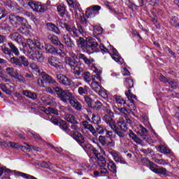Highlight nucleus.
Wrapping results in <instances>:
<instances>
[{
    "mask_svg": "<svg viewBox=\"0 0 179 179\" xmlns=\"http://www.w3.org/2000/svg\"><path fill=\"white\" fill-rule=\"evenodd\" d=\"M77 27L68 25L64 24V27L69 34L73 38H76V43L78 48H81L83 52H87V54H93L94 52H99L97 47H99V43L96 41V39L92 37L86 38L85 41L82 37H79L80 34H83V27L80 23L77 22Z\"/></svg>",
    "mask_w": 179,
    "mask_h": 179,
    "instance_id": "1",
    "label": "nucleus"
},
{
    "mask_svg": "<svg viewBox=\"0 0 179 179\" xmlns=\"http://www.w3.org/2000/svg\"><path fill=\"white\" fill-rule=\"evenodd\" d=\"M54 91L57 92V94L62 101L64 103H69L76 111H82V103L76 99L75 96L68 90H62V89L56 87L54 88Z\"/></svg>",
    "mask_w": 179,
    "mask_h": 179,
    "instance_id": "2",
    "label": "nucleus"
},
{
    "mask_svg": "<svg viewBox=\"0 0 179 179\" xmlns=\"http://www.w3.org/2000/svg\"><path fill=\"white\" fill-rule=\"evenodd\" d=\"M78 124V123L77 121H76V122L74 123H72V124L71 125V130L69 129L68 135L71 136V138H74V140L76 141V142H78V143H79L80 146L85 148V145H83V144L85 143V142H86V141L85 140V137L83 136V135L79 133V131H80V127H79Z\"/></svg>",
    "mask_w": 179,
    "mask_h": 179,
    "instance_id": "3",
    "label": "nucleus"
},
{
    "mask_svg": "<svg viewBox=\"0 0 179 179\" xmlns=\"http://www.w3.org/2000/svg\"><path fill=\"white\" fill-rule=\"evenodd\" d=\"M99 48L102 54H106V52L110 53L111 58L115 61V62L119 64V65H122V64H124V59L121 57L120 53H118V51H117V49L114 48L113 46H109L108 48H105L103 44H101L99 45Z\"/></svg>",
    "mask_w": 179,
    "mask_h": 179,
    "instance_id": "4",
    "label": "nucleus"
},
{
    "mask_svg": "<svg viewBox=\"0 0 179 179\" xmlns=\"http://www.w3.org/2000/svg\"><path fill=\"white\" fill-rule=\"evenodd\" d=\"M84 150L85 152H91L94 157H96L98 159L97 160V164L99 167H104L107 164V162H106V158L103 156H99V151L96 148H94L92 145L90 144H87L83 147Z\"/></svg>",
    "mask_w": 179,
    "mask_h": 179,
    "instance_id": "5",
    "label": "nucleus"
},
{
    "mask_svg": "<svg viewBox=\"0 0 179 179\" xmlns=\"http://www.w3.org/2000/svg\"><path fill=\"white\" fill-rule=\"evenodd\" d=\"M66 65L70 66L73 73L77 76H80V73L83 71V69L76 63V59H72V57H65Z\"/></svg>",
    "mask_w": 179,
    "mask_h": 179,
    "instance_id": "6",
    "label": "nucleus"
},
{
    "mask_svg": "<svg viewBox=\"0 0 179 179\" xmlns=\"http://www.w3.org/2000/svg\"><path fill=\"white\" fill-rule=\"evenodd\" d=\"M9 20L14 27H17L20 24H22V26H27L30 29V24H29L27 20L19 15L10 14L9 15Z\"/></svg>",
    "mask_w": 179,
    "mask_h": 179,
    "instance_id": "7",
    "label": "nucleus"
},
{
    "mask_svg": "<svg viewBox=\"0 0 179 179\" xmlns=\"http://www.w3.org/2000/svg\"><path fill=\"white\" fill-rule=\"evenodd\" d=\"M27 46L30 49V51L36 50V48H38V50H43V48H44V44L41 43L39 39H36L34 41L30 38L27 39V44L22 43V47H24V48H26V47Z\"/></svg>",
    "mask_w": 179,
    "mask_h": 179,
    "instance_id": "8",
    "label": "nucleus"
},
{
    "mask_svg": "<svg viewBox=\"0 0 179 179\" xmlns=\"http://www.w3.org/2000/svg\"><path fill=\"white\" fill-rule=\"evenodd\" d=\"M45 50L46 52L49 54H53V55H59L61 58H64L66 56V53L62 50V49H56L54 46L50 44L45 45Z\"/></svg>",
    "mask_w": 179,
    "mask_h": 179,
    "instance_id": "9",
    "label": "nucleus"
},
{
    "mask_svg": "<svg viewBox=\"0 0 179 179\" xmlns=\"http://www.w3.org/2000/svg\"><path fill=\"white\" fill-rule=\"evenodd\" d=\"M40 75L41 78L38 79V85L40 87H44L47 83H54L52 78L45 72L41 73Z\"/></svg>",
    "mask_w": 179,
    "mask_h": 179,
    "instance_id": "10",
    "label": "nucleus"
},
{
    "mask_svg": "<svg viewBox=\"0 0 179 179\" xmlns=\"http://www.w3.org/2000/svg\"><path fill=\"white\" fill-rule=\"evenodd\" d=\"M10 64H14L17 66H29V60L24 56H20L18 59L13 57L10 59Z\"/></svg>",
    "mask_w": 179,
    "mask_h": 179,
    "instance_id": "11",
    "label": "nucleus"
},
{
    "mask_svg": "<svg viewBox=\"0 0 179 179\" xmlns=\"http://www.w3.org/2000/svg\"><path fill=\"white\" fill-rule=\"evenodd\" d=\"M124 117H120L119 120L117 121V126L120 127L122 131H127L128 129V124L131 125L132 124V120L129 118L128 115ZM126 121V122H125Z\"/></svg>",
    "mask_w": 179,
    "mask_h": 179,
    "instance_id": "12",
    "label": "nucleus"
},
{
    "mask_svg": "<svg viewBox=\"0 0 179 179\" xmlns=\"http://www.w3.org/2000/svg\"><path fill=\"white\" fill-rule=\"evenodd\" d=\"M125 94L131 103V104L129 105V109L130 110L131 112L135 111V110H136V106H135L134 99L135 100H137L136 95L131 93V90H129L128 92H126ZM131 114H132V115H135L134 112L131 113Z\"/></svg>",
    "mask_w": 179,
    "mask_h": 179,
    "instance_id": "13",
    "label": "nucleus"
},
{
    "mask_svg": "<svg viewBox=\"0 0 179 179\" xmlns=\"http://www.w3.org/2000/svg\"><path fill=\"white\" fill-rule=\"evenodd\" d=\"M28 57L30 58V59H32V61H38L39 62H43L44 61V57L43 56V54L40 53V51L36 50L34 53H31V50H28Z\"/></svg>",
    "mask_w": 179,
    "mask_h": 179,
    "instance_id": "14",
    "label": "nucleus"
},
{
    "mask_svg": "<svg viewBox=\"0 0 179 179\" xmlns=\"http://www.w3.org/2000/svg\"><path fill=\"white\" fill-rule=\"evenodd\" d=\"M109 154L112 156L113 160L116 163H120L121 164H128V163L125 162V159L121 156L120 152H118L117 151H110L109 152Z\"/></svg>",
    "mask_w": 179,
    "mask_h": 179,
    "instance_id": "15",
    "label": "nucleus"
},
{
    "mask_svg": "<svg viewBox=\"0 0 179 179\" xmlns=\"http://www.w3.org/2000/svg\"><path fill=\"white\" fill-rule=\"evenodd\" d=\"M48 62L51 66H54L58 69H64V65H62V62H59V60H58V59L55 57H50L48 59Z\"/></svg>",
    "mask_w": 179,
    "mask_h": 179,
    "instance_id": "16",
    "label": "nucleus"
},
{
    "mask_svg": "<svg viewBox=\"0 0 179 179\" xmlns=\"http://www.w3.org/2000/svg\"><path fill=\"white\" fill-rule=\"evenodd\" d=\"M57 80H59V83L64 85V86H71V85H72V81L71 79L68 78V77L64 74H58Z\"/></svg>",
    "mask_w": 179,
    "mask_h": 179,
    "instance_id": "17",
    "label": "nucleus"
},
{
    "mask_svg": "<svg viewBox=\"0 0 179 179\" xmlns=\"http://www.w3.org/2000/svg\"><path fill=\"white\" fill-rule=\"evenodd\" d=\"M48 40H50L51 41V43L52 44H54L55 45H58L59 48H60L61 50L64 48V44H62L61 43V41H59V39L58 38V36H57L55 35L50 34L48 36Z\"/></svg>",
    "mask_w": 179,
    "mask_h": 179,
    "instance_id": "18",
    "label": "nucleus"
},
{
    "mask_svg": "<svg viewBox=\"0 0 179 179\" xmlns=\"http://www.w3.org/2000/svg\"><path fill=\"white\" fill-rule=\"evenodd\" d=\"M99 82L100 81L97 80V78L92 77V81L90 84V87L92 89V90H94V92H96V93L101 90V85Z\"/></svg>",
    "mask_w": 179,
    "mask_h": 179,
    "instance_id": "19",
    "label": "nucleus"
},
{
    "mask_svg": "<svg viewBox=\"0 0 179 179\" xmlns=\"http://www.w3.org/2000/svg\"><path fill=\"white\" fill-rule=\"evenodd\" d=\"M135 131L136 134H137L138 136H141V138H143V136H146V135H148V129H146V128L143 127L142 125L137 126Z\"/></svg>",
    "mask_w": 179,
    "mask_h": 179,
    "instance_id": "20",
    "label": "nucleus"
},
{
    "mask_svg": "<svg viewBox=\"0 0 179 179\" xmlns=\"http://www.w3.org/2000/svg\"><path fill=\"white\" fill-rule=\"evenodd\" d=\"M83 127H84L85 129H88V131H90V132H91L94 136H97L98 134L96 129H94V127H93L92 124H89L87 121L83 122Z\"/></svg>",
    "mask_w": 179,
    "mask_h": 179,
    "instance_id": "21",
    "label": "nucleus"
},
{
    "mask_svg": "<svg viewBox=\"0 0 179 179\" xmlns=\"http://www.w3.org/2000/svg\"><path fill=\"white\" fill-rule=\"evenodd\" d=\"M63 43L67 45L69 48H75V43L72 41V39L69 38V36L68 34L63 36Z\"/></svg>",
    "mask_w": 179,
    "mask_h": 179,
    "instance_id": "22",
    "label": "nucleus"
},
{
    "mask_svg": "<svg viewBox=\"0 0 179 179\" xmlns=\"http://www.w3.org/2000/svg\"><path fill=\"white\" fill-rule=\"evenodd\" d=\"M159 79L161 82H164V83L167 82L169 84H170L171 87H172V89H177V87L178 86V84L176 82L173 81V80L171 79L166 78L164 76H161L159 77Z\"/></svg>",
    "mask_w": 179,
    "mask_h": 179,
    "instance_id": "23",
    "label": "nucleus"
},
{
    "mask_svg": "<svg viewBox=\"0 0 179 179\" xmlns=\"http://www.w3.org/2000/svg\"><path fill=\"white\" fill-rule=\"evenodd\" d=\"M10 38L13 40V41H16L18 44H20V43L22 44L23 43V37H22V35L19 34L17 32L10 34Z\"/></svg>",
    "mask_w": 179,
    "mask_h": 179,
    "instance_id": "24",
    "label": "nucleus"
},
{
    "mask_svg": "<svg viewBox=\"0 0 179 179\" xmlns=\"http://www.w3.org/2000/svg\"><path fill=\"white\" fill-rule=\"evenodd\" d=\"M111 117L113 116L105 115L103 117V120L105 121V122H106V124H108L112 129H115V124L114 123V120H113Z\"/></svg>",
    "mask_w": 179,
    "mask_h": 179,
    "instance_id": "25",
    "label": "nucleus"
},
{
    "mask_svg": "<svg viewBox=\"0 0 179 179\" xmlns=\"http://www.w3.org/2000/svg\"><path fill=\"white\" fill-rule=\"evenodd\" d=\"M74 13L75 14L73 15V17H75V19L80 20L81 24H83V26H85L86 27V26H87V20H86V18L78 14V11H75Z\"/></svg>",
    "mask_w": 179,
    "mask_h": 179,
    "instance_id": "26",
    "label": "nucleus"
},
{
    "mask_svg": "<svg viewBox=\"0 0 179 179\" xmlns=\"http://www.w3.org/2000/svg\"><path fill=\"white\" fill-rule=\"evenodd\" d=\"M22 94L24 96H26V97L31 99V100H36L37 99V94L36 92H31V91L29 90H23Z\"/></svg>",
    "mask_w": 179,
    "mask_h": 179,
    "instance_id": "27",
    "label": "nucleus"
},
{
    "mask_svg": "<svg viewBox=\"0 0 179 179\" xmlns=\"http://www.w3.org/2000/svg\"><path fill=\"white\" fill-rule=\"evenodd\" d=\"M47 27L50 31H53V33H55L56 34H61V31H59V29L57 28V25L52 23H48Z\"/></svg>",
    "mask_w": 179,
    "mask_h": 179,
    "instance_id": "28",
    "label": "nucleus"
},
{
    "mask_svg": "<svg viewBox=\"0 0 179 179\" xmlns=\"http://www.w3.org/2000/svg\"><path fill=\"white\" fill-rule=\"evenodd\" d=\"M44 111L48 115H51V114H55V115H59V111L54 108L48 107L45 108Z\"/></svg>",
    "mask_w": 179,
    "mask_h": 179,
    "instance_id": "29",
    "label": "nucleus"
},
{
    "mask_svg": "<svg viewBox=\"0 0 179 179\" xmlns=\"http://www.w3.org/2000/svg\"><path fill=\"white\" fill-rule=\"evenodd\" d=\"M78 92L80 96H85V94H89L90 89L89 88V87L85 85L84 87H78Z\"/></svg>",
    "mask_w": 179,
    "mask_h": 179,
    "instance_id": "30",
    "label": "nucleus"
},
{
    "mask_svg": "<svg viewBox=\"0 0 179 179\" xmlns=\"http://www.w3.org/2000/svg\"><path fill=\"white\" fill-rule=\"evenodd\" d=\"M41 3H38L37 1H33L28 2L29 6H30V8H32L34 10V12L38 11V9L40 8Z\"/></svg>",
    "mask_w": 179,
    "mask_h": 179,
    "instance_id": "31",
    "label": "nucleus"
},
{
    "mask_svg": "<svg viewBox=\"0 0 179 179\" xmlns=\"http://www.w3.org/2000/svg\"><path fill=\"white\" fill-rule=\"evenodd\" d=\"M13 78H15V79H17L20 83H26L27 82V80L20 74V73H18L17 71L15 72L14 76Z\"/></svg>",
    "mask_w": 179,
    "mask_h": 179,
    "instance_id": "32",
    "label": "nucleus"
},
{
    "mask_svg": "<svg viewBox=\"0 0 179 179\" xmlns=\"http://www.w3.org/2000/svg\"><path fill=\"white\" fill-rule=\"evenodd\" d=\"M24 145H26L27 147L22 148H24V150H27V152H31V150H35V152H40L41 150V148H37L31 145H29L27 143H24Z\"/></svg>",
    "mask_w": 179,
    "mask_h": 179,
    "instance_id": "33",
    "label": "nucleus"
},
{
    "mask_svg": "<svg viewBox=\"0 0 179 179\" xmlns=\"http://www.w3.org/2000/svg\"><path fill=\"white\" fill-rule=\"evenodd\" d=\"M92 71L96 73V75L92 76V78H95L97 80L101 82V77L100 76V75H101V71H99V69H97V68H96L95 66L92 67Z\"/></svg>",
    "mask_w": 179,
    "mask_h": 179,
    "instance_id": "34",
    "label": "nucleus"
},
{
    "mask_svg": "<svg viewBox=\"0 0 179 179\" xmlns=\"http://www.w3.org/2000/svg\"><path fill=\"white\" fill-rule=\"evenodd\" d=\"M83 78L84 81L90 85V82L93 79V77L90 76V73L89 71H85L83 73Z\"/></svg>",
    "mask_w": 179,
    "mask_h": 179,
    "instance_id": "35",
    "label": "nucleus"
},
{
    "mask_svg": "<svg viewBox=\"0 0 179 179\" xmlns=\"http://www.w3.org/2000/svg\"><path fill=\"white\" fill-rule=\"evenodd\" d=\"M159 149L161 153H164V155H171V150L166 145H160L159 146Z\"/></svg>",
    "mask_w": 179,
    "mask_h": 179,
    "instance_id": "36",
    "label": "nucleus"
},
{
    "mask_svg": "<svg viewBox=\"0 0 179 179\" xmlns=\"http://www.w3.org/2000/svg\"><path fill=\"white\" fill-rule=\"evenodd\" d=\"M64 118L66 120V121H67V122H70V124L76 122V117H75V116L73 115L66 114Z\"/></svg>",
    "mask_w": 179,
    "mask_h": 179,
    "instance_id": "37",
    "label": "nucleus"
},
{
    "mask_svg": "<svg viewBox=\"0 0 179 179\" xmlns=\"http://www.w3.org/2000/svg\"><path fill=\"white\" fill-rule=\"evenodd\" d=\"M108 168L110 171H112V173H117V165H115V163H114L113 161H109Z\"/></svg>",
    "mask_w": 179,
    "mask_h": 179,
    "instance_id": "38",
    "label": "nucleus"
},
{
    "mask_svg": "<svg viewBox=\"0 0 179 179\" xmlns=\"http://www.w3.org/2000/svg\"><path fill=\"white\" fill-rule=\"evenodd\" d=\"M4 72L5 73H6V75H8V76L13 78L17 71H15V69L13 67H8L5 69Z\"/></svg>",
    "mask_w": 179,
    "mask_h": 179,
    "instance_id": "39",
    "label": "nucleus"
},
{
    "mask_svg": "<svg viewBox=\"0 0 179 179\" xmlns=\"http://www.w3.org/2000/svg\"><path fill=\"white\" fill-rule=\"evenodd\" d=\"M85 15L87 16V17L88 18H92V17H95L96 13L94 12V10H93L92 9V7H89L87 10V11L85 12Z\"/></svg>",
    "mask_w": 179,
    "mask_h": 179,
    "instance_id": "40",
    "label": "nucleus"
},
{
    "mask_svg": "<svg viewBox=\"0 0 179 179\" xmlns=\"http://www.w3.org/2000/svg\"><path fill=\"white\" fill-rule=\"evenodd\" d=\"M29 67L32 69L33 72H34L38 76H40L41 71H40V69L35 63H31L29 65Z\"/></svg>",
    "mask_w": 179,
    "mask_h": 179,
    "instance_id": "41",
    "label": "nucleus"
},
{
    "mask_svg": "<svg viewBox=\"0 0 179 179\" xmlns=\"http://www.w3.org/2000/svg\"><path fill=\"white\" fill-rule=\"evenodd\" d=\"M23 27H21L19 29V31L22 33V34H29V30H31V25H30V28L27 27V25H22Z\"/></svg>",
    "mask_w": 179,
    "mask_h": 179,
    "instance_id": "42",
    "label": "nucleus"
},
{
    "mask_svg": "<svg viewBox=\"0 0 179 179\" xmlns=\"http://www.w3.org/2000/svg\"><path fill=\"white\" fill-rule=\"evenodd\" d=\"M78 58L79 59H82L87 65H90V64L93 62L92 60L87 59V57H86V56L83 54H80L78 55Z\"/></svg>",
    "mask_w": 179,
    "mask_h": 179,
    "instance_id": "43",
    "label": "nucleus"
},
{
    "mask_svg": "<svg viewBox=\"0 0 179 179\" xmlns=\"http://www.w3.org/2000/svg\"><path fill=\"white\" fill-rule=\"evenodd\" d=\"M59 127L61 128V129L64 131V132L68 134V131H69V129L68 128V124H66V122L61 120L59 122Z\"/></svg>",
    "mask_w": 179,
    "mask_h": 179,
    "instance_id": "44",
    "label": "nucleus"
},
{
    "mask_svg": "<svg viewBox=\"0 0 179 179\" xmlns=\"http://www.w3.org/2000/svg\"><path fill=\"white\" fill-rule=\"evenodd\" d=\"M106 135L110 141L115 139V136H117L115 135V130L114 131L106 130Z\"/></svg>",
    "mask_w": 179,
    "mask_h": 179,
    "instance_id": "45",
    "label": "nucleus"
},
{
    "mask_svg": "<svg viewBox=\"0 0 179 179\" xmlns=\"http://www.w3.org/2000/svg\"><path fill=\"white\" fill-rule=\"evenodd\" d=\"M145 160L147 162V164H149V167L151 171H153L154 173H156L157 172V166H156V164L152 163L148 159Z\"/></svg>",
    "mask_w": 179,
    "mask_h": 179,
    "instance_id": "46",
    "label": "nucleus"
},
{
    "mask_svg": "<svg viewBox=\"0 0 179 179\" xmlns=\"http://www.w3.org/2000/svg\"><path fill=\"white\" fill-rule=\"evenodd\" d=\"M170 23L172 26L179 27L178 17L174 16L171 18Z\"/></svg>",
    "mask_w": 179,
    "mask_h": 179,
    "instance_id": "47",
    "label": "nucleus"
},
{
    "mask_svg": "<svg viewBox=\"0 0 179 179\" xmlns=\"http://www.w3.org/2000/svg\"><path fill=\"white\" fill-rule=\"evenodd\" d=\"M103 104L100 101H96L95 102H93L92 106H91V108H94V110H99V108H101V106Z\"/></svg>",
    "mask_w": 179,
    "mask_h": 179,
    "instance_id": "48",
    "label": "nucleus"
},
{
    "mask_svg": "<svg viewBox=\"0 0 179 179\" xmlns=\"http://www.w3.org/2000/svg\"><path fill=\"white\" fill-rule=\"evenodd\" d=\"M92 120L93 124H96V125H99L101 122V119L99 115H92Z\"/></svg>",
    "mask_w": 179,
    "mask_h": 179,
    "instance_id": "49",
    "label": "nucleus"
},
{
    "mask_svg": "<svg viewBox=\"0 0 179 179\" xmlns=\"http://www.w3.org/2000/svg\"><path fill=\"white\" fill-rule=\"evenodd\" d=\"M8 47L11 48V51L15 54V55H19V49L15 47L12 43H8Z\"/></svg>",
    "mask_w": 179,
    "mask_h": 179,
    "instance_id": "50",
    "label": "nucleus"
},
{
    "mask_svg": "<svg viewBox=\"0 0 179 179\" xmlns=\"http://www.w3.org/2000/svg\"><path fill=\"white\" fill-rule=\"evenodd\" d=\"M103 33V28L100 26L94 27V34L99 36Z\"/></svg>",
    "mask_w": 179,
    "mask_h": 179,
    "instance_id": "51",
    "label": "nucleus"
},
{
    "mask_svg": "<svg viewBox=\"0 0 179 179\" xmlns=\"http://www.w3.org/2000/svg\"><path fill=\"white\" fill-rule=\"evenodd\" d=\"M115 99L116 100L117 104H120V106H122L126 103L125 99H124V98L122 96H115Z\"/></svg>",
    "mask_w": 179,
    "mask_h": 179,
    "instance_id": "52",
    "label": "nucleus"
},
{
    "mask_svg": "<svg viewBox=\"0 0 179 179\" xmlns=\"http://www.w3.org/2000/svg\"><path fill=\"white\" fill-rule=\"evenodd\" d=\"M126 5H127V6L129 8V9H131V10H136V9H138L136 5L134 4V3L131 2L129 0L126 1Z\"/></svg>",
    "mask_w": 179,
    "mask_h": 179,
    "instance_id": "53",
    "label": "nucleus"
},
{
    "mask_svg": "<svg viewBox=\"0 0 179 179\" xmlns=\"http://www.w3.org/2000/svg\"><path fill=\"white\" fill-rule=\"evenodd\" d=\"M124 85L126 87H128V89H131L134 87V80L132 79H126L124 82Z\"/></svg>",
    "mask_w": 179,
    "mask_h": 179,
    "instance_id": "54",
    "label": "nucleus"
},
{
    "mask_svg": "<svg viewBox=\"0 0 179 179\" xmlns=\"http://www.w3.org/2000/svg\"><path fill=\"white\" fill-rule=\"evenodd\" d=\"M118 111L120 112L118 113L119 115H124V117H127L128 115V114H129L128 110L127 109H125L124 108H118Z\"/></svg>",
    "mask_w": 179,
    "mask_h": 179,
    "instance_id": "55",
    "label": "nucleus"
},
{
    "mask_svg": "<svg viewBox=\"0 0 179 179\" xmlns=\"http://www.w3.org/2000/svg\"><path fill=\"white\" fill-rule=\"evenodd\" d=\"M99 171L101 173V177H107V176H108V170L103 166L99 169Z\"/></svg>",
    "mask_w": 179,
    "mask_h": 179,
    "instance_id": "56",
    "label": "nucleus"
},
{
    "mask_svg": "<svg viewBox=\"0 0 179 179\" xmlns=\"http://www.w3.org/2000/svg\"><path fill=\"white\" fill-rule=\"evenodd\" d=\"M156 174H162V176H167V170L162 167L157 169Z\"/></svg>",
    "mask_w": 179,
    "mask_h": 179,
    "instance_id": "57",
    "label": "nucleus"
},
{
    "mask_svg": "<svg viewBox=\"0 0 179 179\" xmlns=\"http://www.w3.org/2000/svg\"><path fill=\"white\" fill-rule=\"evenodd\" d=\"M104 108H106L105 111L107 113V114H109L110 117H114V113L113 111H111V107H110V105L106 104Z\"/></svg>",
    "mask_w": 179,
    "mask_h": 179,
    "instance_id": "58",
    "label": "nucleus"
},
{
    "mask_svg": "<svg viewBox=\"0 0 179 179\" xmlns=\"http://www.w3.org/2000/svg\"><path fill=\"white\" fill-rule=\"evenodd\" d=\"M3 173L10 174V173H12V171L10 169H6V167H0V176H2Z\"/></svg>",
    "mask_w": 179,
    "mask_h": 179,
    "instance_id": "59",
    "label": "nucleus"
},
{
    "mask_svg": "<svg viewBox=\"0 0 179 179\" xmlns=\"http://www.w3.org/2000/svg\"><path fill=\"white\" fill-rule=\"evenodd\" d=\"M1 50L4 54H6L7 55H12V51L9 50V48H6V46L3 45L1 46Z\"/></svg>",
    "mask_w": 179,
    "mask_h": 179,
    "instance_id": "60",
    "label": "nucleus"
},
{
    "mask_svg": "<svg viewBox=\"0 0 179 179\" xmlns=\"http://www.w3.org/2000/svg\"><path fill=\"white\" fill-rule=\"evenodd\" d=\"M96 93H98V94L99 96H101V97H103V99H107L108 95H107V92L104 90H103L101 87V90L98 92H96Z\"/></svg>",
    "mask_w": 179,
    "mask_h": 179,
    "instance_id": "61",
    "label": "nucleus"
},
{
    "mask_svg": "<svg viewBox=\"0 0 179 179\" xmlns=\"http://www.w3.org/2000/svg\"><path fill=\"white\" fill-rule=\"evenodd\" d=\"M85 103H87V104L88 105L89 107H92V106H93V99H92L91 98L89 97V96H85Z\"/></svg>",
    "mask_w": 179,
    "mask_h": 179,
    "instance_id": "62",
    "label": "nucleus"
},
{
    "mask_svg": "<svg viewBox=\"0 0 179 179\" xmlns=\"http://www.w3.org/2000/svg\"><path fill=\"white\" fill-rule=\"evenodd\" d=\"M91 9H92L96 15H99V11L101 10V6L97 5L93 6L91 7Z\"/></svg>",
    "mask_w": 179,
    "mask_h": 179,
    "instance_id": "63",
    "label": "nucleus"
},
{
    "mask_svg": "<svg viewBox=\"0 0 179 179\" xmlns=\"http://www.w3.org/2000/svg\"><path fill=\"white\" fill-rule=\"evenodd\" d=\"M106 131H107V129L103 128V127L101 126H99V127L96 129V134H103L104 133H106Z\"/></svg>",
    "mask_w": 179,
    "mask_h": 179,
    "instance_id": "64",
    "label": "nucleus"
}]
</instances>
